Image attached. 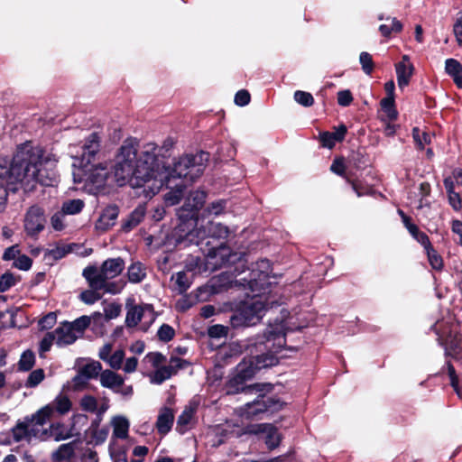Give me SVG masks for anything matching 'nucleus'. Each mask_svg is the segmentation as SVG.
I'll return each mask as SVG.
<instances>
[{
	"instance_id": "nucleus-1",
	"label": "nucleus",
	"mask_w": 462,
	"mask_h": 462,
	"mask_svg": "<svg viewBox=\"0 0 462 462\" xmlns=\"http://www.w3.org/2000/svg\"><path fill=\"white\" fill-rule=\"evenodd\" d=\"M56 157L31 143L22 144L11 165L0 158V212L4 210L7 191L19 188L32 190L37 183L51 186L56 181Z\"/></svg>"
},
{
	"instance_id": "nucleus-2",
	"label": "nucleus",
	"mask_w": 462,
	"mask_h": 462,
	"mask_svg": "<svg viewBox=\"0 0 462 462\" xmlns=\"http://www.w3.org/2000/svg\"><path fill=\"white\" fill-rule=\"evenodd\" d=\"M158 153L159 147L153 143H148L139 150L135 139L125 140L116 152L113 167L117 184L123 186L128 182L137 188L152 181L151 188L153 192L158 191L169 175Z\"/></svg>"
},
{
	"instance_id": "nucleus-3",
	"label": "nucleus",
	"mask_w": 462,
	"mask_h": 462,
	"mask_svg": "<svg viewBox=\"0 0 462 462\" xmlns=\"http://www.w3.org/2000/svg\"><path fill=\"white\" fill-rule=\"evenodd\" d=\"M264 340L258 341L255 344L258 351L263 352L249 359H244L236 368L235 375L229 381L230 389L228 393H235L241 390L240 387L246 380L251 379L255 373L265 367L273 366L278 363L279 356L285 346V325L282 322H277L270 325L263 336ZM247 391H255L258 393L270 392L272 384L255 383L246 387Z\"/></svg>"
},
{
	"instance_id": "nucleus-4",
	"label": "nucleus",
	"mask_w": 462,
	"mask_h": 462,
	"mask_svg": "<svg viewBox=\"0 0 462 462\" xmlns=\"http://www.w3.org/2000/svg\"><path fill=\"white\" fill-rule=\"evenodd\" d=\"M253 292V297L245 301L239 310L231 317L230 322L234 328L255 325L263 318L265 310L277 303L273 291Z\"/></svg>"
},
{
	"instance_id": "nucleus-5",
	"label": "nucleus",
	"mask_w": 462,
	"mask_h": 462,
	"mask_svg": "<svg viewBox=\"0 0 462 462\" xmlns=\"http://www.w3.org/2000/svg\"><path fill=\"white\" fill-rule=\"evenodd\" d=\"M75 183H83L84 188L93 192L106 183L109 177L108 165L106 163L75 167L72 172Z\"/></svg>"
},
{
	"instance_id": "nucleus-6",
	"label": "nucleus",
	"mask_w": 462,
	"mask_h": 462,
	"mask_svg": "<svg viewBox=\"0 0 462 462\" xmlns=\"http://www.w3.org/2000/svg\"><path fill=\"white\" fill-rule=\"evenodd\" d=\"M202 154L199 156L186 155L180 157L177 162H174L173 168L170 169L164 165V168L168 171L169 175L164 180L163 185L168 184L171 179H184L185 182H192L204 171V165L201 162L203 158Z\"/></svg>"
},
{
	"instance_id": "nucleus-7",
	"label": "nucleus",
	"mask_w": 462,
	"mask_h": 462,
	"mask_svg": "<svg viewBox=\"0 0 462 462\" xmlns=\"http://www.w3.org/2000/svg\"><path fill=\"white\" fill-rule=\"evenodd\" d=\"M226 256H229L228 248L220 245L218 247L209 250L206 255L205 262L195 256L188 258L186 270L193 272L195 274L208 271L212 272L229 261V259H226Z\"/></svg>"
},
{
	"instance_id": "nucleus-8",
	"label": "nucleus",
	"mask_w": 462,
	"mask_h": 462,
	"mask_svg": "<svg viewBox=\"0 0 462 462\" xmlns=\"http://www.w3.org/2000/svg\"><path fill=\"white\" fill-rule=\"evenodd\" d=\"M125 268L122 258H109L103 262L100 268L88 266L83 271V276L88 281L89 287L103 286V278H116Z\"/></svg>"
},
{
	"instance_id": "nucleus-9",
	"label": "nucleus",
	"mask_w": 462,
	"mask_h": 462,
	"mask_svg": "<svg viewBox=\"0 0 462 462\" xmlns=\"http://www.w3.org/2000/svg\"><path fill=\"white\" fill-rule=\"evenodd\" d=\"M178 236L176 238V244L189 243V244H199V240H203L206 237H214L218 239H225L228 236V228L220 223H214L208 221L207 226H200L196 230L189 231L182 236L181 233L175 234Z\"/></svg>"
},
{
	"instance_id": "nucleus-10",
	"label": "nucleus",
	"mask_w": 462,
	"mask_h": 462,
	"mask_svg": "<svg viewBox=\"0 0 462 462\" xmlns=\"http://www.w3.org/2000/svg\"><path fill=\"white\" fill-rule=\"evenodd\" d=\"M44 425V423L38 421L35 412L32 416H27L22 420L17 421L12 429L13 439L15 442H31L32 439L40 440V427Z\"/></svg>"
},
{
	"instance_id": "nucleus-11",
	"label": "nucleus",
	"mask_w": 462,
	"mask_h": 462,
	"mask_svg": "<svg viewBox=\"0 0 462 462\" xmlns=\"http://www.w3.org/2000/svg\"><path fill=\"white\" fill-rule=\"evenodd\" d=\"M72 402L68 395L64 393L58 394L52 402L46 404L36 411V417L40 423L46 424L47 421L56 416H63L71 410Z\"/></svg>"
},
{
	"instance_id": "nucleus-12",
	"label": "nucleus",
	"mask_w": 462,
	"mask_h": 462,
	"mask_svg": "<svg viewBox=\"0 0 462 462\" xmlns=\"http://www.w3.org/2000/svg\"><path fill=\"white\" fill-rule=\"evenodd\" d=\"M255 268L252 270L250 273V278L246 279L241 278L240 281H243L242 283L244 286L246 285L252 291H271L269 286L271 282H269V273L271 272V264L268 260H261L256 263Z\"/></svg>"
},
{
	"instance_id": "nucleus-13",
	"label": "nucleus",
	"mask_w": 462,
	"mask_h": 462,
	"mask_svg": "<svg viewBox=\"0 0 462 462\" xmlns=\"http://www.w3.org/2000/svg\"><path fill=\"white\" fill-rule=\"evenodd\" d=\"M206 193L201 190H196L189 194L183 207L179 210V217L182 223L175 229V234L185 232V221L192 218L196 213L204 204Z\"/></svg>"
},
{
	"instance_id": "nucleus-14",
	"label": "nucleus",
	"mask_w": 462,
	"mask_h": 462,
	"mask_svg": "<svg viewBox=\"0 0 462 462\" xmlns=\"http://www.w3.org/2000/svg\"><path fill=\"white\" fill-rule=\"evenodd\" d=\"M100 150V137L97 133H92L85 141L82 146V153L73 156V168L79 166H88L94 162Z\"/></svg>"
},
{
	"instance_id": "nucleus-15",
	"label": "nucleus",
	"mask_w": 462,
	"mask_h": 462,
	"mask_svg": "<svg viewBox=\"0 0 462 462\" xmlns=\"http://www.w3.org/2000/svg\"><path fill=\"white\" fill-rule=\"evenodd\" d=\"M45 217L43 210L36 206L31 207L24 217V230L32 237L36 236L44 229Z\"/></svg>"
},
{
	"instance_id": "nucleus-16",
	"label": "nucleus",
	"mask_w": 462,
	"mask_h": 462,
	"mask_svg": "<svg viewBox=\"0 0 462 462\" xmlns=\"http://www.w3.org/2000/svg\"><path fill=\"white\" fill-rule=\"evenodd\" d=\"M282 407L279 401L270 397H265L263 394H259L258 398L252 402L245 404L244 413L246 418H252L259 413L267 411L269 410L274 411Z\"/></svg>"
},
{
	"instance_id": "nucleus-17",
	"label": "nucleus",
	"mask_w": 462,
	"mask_h": 462,
	"mask_svg": "<svg viewBox=\"0 0 462 462\" xmlns=\"http://www.w3.org/2000/svg\"><path fill=\"white\" fill-rule=\"evenodd\" d=\"M125 317V324L129 328L137 326L143 318H148L150 321L154 319V312L152 305H128Z\"/></svg>"
},
{
	"instance_id": "nucleus-18",
	"label": "nucleus",
	"mask_w": 462,
	"mask_h": 462,
	"mask_svg": "<svg viewBox=\"0 0 462 462\" xmlns=\"http://www.w3.org/2000/svg\"><path fill=\"white\" fill-rule=\"evenodd\" d=\"M188 363L179 357H171L169 365L158 367L151 376L152 383L160 384L171 378L180 368L185 367Z\"/></svg>"
},
{
	"instance_id": "nucleus-19",
	"label": "nucleus",
	"mask_w": 462,
	"mask_h": 462,
	"mask_svg": "<svg viewBox=\"0 0 462 462\" xmlns=\"http://www.w3.org/2000/svg\"><path fill=\"white\" fill-rule=\"evenodd\" d=\"M125 356V351L121 348L113 351V346L110 343L105 344L98 351V357L116 370L122 368Z\"/></svg>"
},
{
	"instance_id": "nucleus-20",
	"label": "nucleus",
	"mask_w": 462,
	"mask_h": 462,
	"mask_svg": "<svg viewBox=\"0 0 462 462\" xmlns=\"http://www.w3.org/2000/svg\"><path fill=\"white\" fill-rule=\"evenodd\" d=\"M246 432L262 435V438L270 449L276 448L281 440L277 430L271 424L252 426Z\"/></svg>"
},
{
	"instance_id": "nucleus-21",
	"label": "nucleus",
	"mask_w": 462,
	"mask_h": 462,
	"mask_svg": "<svg viewBox=\"0 0 462 462\" xmlns=\"http://www.w3.org/2000/svg\"><path fill=\"white\" fill-rule=\"evenodd\" d=\"M395 70L398 87L403 88L408 86L414 71V67L408 55H403L402 60L395 64Z\"/></svg>"
},
{
	"instance_id": "nucleus-22",
	"label": "nucleus",
	"mask_w": 462,
	"mask_h": 462,
	"mask_svg": "<svg viewBox=\"0 0 462 462\" xmlns=\"http://www.w3.org/2000/svg\"><path fill=\"white\" fill-rule=\"evenodd\" d=\"M70 435L64 429V425L60 422H53L48 428L40 427V440L44 441L53 439L60 441L69 438Z\"/></svg>"
},
{
	"instance_id": "nucleus-23",
	"label": "nucleus",
	"mask_w": 462,
	"mask_h": 462,
	"mask_svg": "<svg viewBox=\"0 0 462 462\" xmlns=\"http://www.w3.org/2000/svg\"><path fill=\"white\" fill-rule=\"evenodd\" d=\"M79 442L72 441L62 444L52 453V458L55 461L78 462L76 454L79 450Z\"/></svg>"
},
{
	"instance_id": "nucleus-24",
	"label": "nucleus",
	"mask_w": 462,
	"mask_h": 462,
	"mask_svg": "<svg viewBox=\"0 0 462 462\" xmlns=\"http://www.w3.org/2000/svg\"><path fill=\"white\" fill-rule=\"evenodd\" d=\"M53 333L56 337V345L60 347L71 345L78 339L69 325V321L62 322Z\"/></svg>"
},
{
	"instance_id": "nucleus-25",
	"label": "nucleus",
	"mask_w": 462,
	"mask_h": 462,
	"mask_svg": "<svg viewBox=\"0 0 462 462\" xmlns=\"http://www.w3.org/2000/svg\"><path fill=\"white\" fill-rule=\"evenodd\" d=\"M118 217V208L111 206L106 208L96 223V228L100 231H106L116 223Z\"/></svg>"
},
{
	"instance_id": "nucleus-26",
	"label": "nucleus",
	"mask_w": 462,
	"mask_h": 462,
	"mask_svg": "<svg viewBox=\"0 0 462 462\" xmlns=\"http://www.w3.org/2000/svg\"><path fill=\"white\" fill-rule=\"evenodd\" d=\"M346 127L344 125H339L334 133L324 132L320 134V141L324 147L333 148L337 142H341L346 134Z\"/></svg>"
},
{
	"instance_id": "nucleus-27",
	"label": "nucleus",
	"mask_w": 462,
	"mask_h": 462,
	"mask_svg": "<svg viewBox=\"0 0 462 462\" xmlns=\"http://www.w3.org/2000/svg\"><path fill=\"white\" fill-rule=\"evenodd\" d=\"M100 383L102 386L118 392V388L124 384V379L114 371L106 369L100 374Z\"/></svg>"
},
{
	"instance_id": "nucleus-28",
	"label": "nucleus",
	"mask_w": 462,
	"mask_h": 462,
	"mask_svg": "<svg viewBox=\"0 0 462 462\" xmlns=\"http://www.w3.org/2000/svg\"><path fill=\"white\" fill-rule=\"evenodd\" d=\"M174 415L169 408L162 409L158 416L156 428L158 431L164 435L170 431L173 424Z\"/></svg>"
},
{
	"instance_id": "nucleus-29",
	"label": "nucleus",
	"mask_w": 462,
	"mask_h": 462,
	"mask_svg": "<svg viewBox=\"0 0 462 462\" xmlns=\"http://www.w3.org/2000/svg\"><path fill=\"white\" fill-rule=\"evenodd\" d=\"M113 427V438L125 439L128 437L129 421L123 416H116L111 421Z\"/></svg>"
},
{
	"instance_id": "nucleus-30",
	"label": "nucleus",
	"mask_w": 462,
	"mask_h": 462,
	"mask_svg": "<svg viewBox=\"0 0 462 462\" xmlns=\"http://www.w3.org/2000/svg\"><path fill=\"white\" fill-rule=\"evenodd\" d=\"M98 313H94L92 316H81L78 319H76L72 322H69V325L70 326L74 335L77 337V338H79L83 336L85 330L89 327L91 324L92 319L98 316Z\"/></svg>"
},
{
	"instance_id": "nucleus-31",
	"label": "nucleus",
	"mask_w": 462,
	"mask_h": 462,
	"mask_svg": "<svg viewBox=\"0 0 462 462\" xmlns=\"http://www.w3.org/2000/svg\"><path fill=\"white\" fill-rule=\"evenodd\" d=\"M381 109L383 112L382 121H394L398 117V112L395 108L394 99L384 97L381 100Z\"/></svg>"
},
{
	"instance_id": "nucleus-32",
	"label": "nucleus",
	"mask_w": 462,
	"mask_h": 462,
	"mask_svg": "<svg viewBox=\"0 0 462 462\" xmlns=\"http://www.w3.org/2000/svg\"><path fill=\"white\" fill-rule=\"evenodd\" d=\"M144 213H145L144 208H143V207L136 208L124 222L123 229L125 232H128L131 229H133L134 227H135L143 220V218L144 217Z\"/></svg>"
},
{
	"instance_id": "nucleus-33",
	"label": "nucleus",
	"mask_w": 462,
	"mask_h": 462,
	"mask_svg": "<svg viewBox=\"0 0 462 462\" xmlns=\"http://www.w3.org/2000/svg\"><path fill=\"white\" fill-rule=\"evenodd\" d=\"M127 275L130 282H141L146 276L145 269L139 262L133 263L127 271Z\"/></svg>"
},
{
	"instance_id": "nucleus-34",
	"label": "nucleus",
	"mask_w": 462,
	"mask_h": 462,
	"mask_svg": "<svg viewBox=\"0 0 462 462\" xmlns=\"http://www.w3.org/2000/svg\"><path fill=\"white\" fill-rule=\"evenodd\" d=\"M195 413V407L188 406L184 409L182 413L179 416L178 421H177V430L184 433L188 426L190 424L192 418Z\"/></svg>"
},
{
	"instance_id": "nucleus-35",
	"label": "nucleus",
	"mask_w": 462,
	"mask_h": 462,
	"mask_svg": "<svg viewBox=\"0 0 462 462\" xmlns=\"http://www.w3.org/2000/svg\"><path fill=\"white\" fill-rule=\"evenodd\" d=\"M402 25L400 21L396 18H387L386 23L381 24L379 27L380 32L387 37L392 32H401Z\"/></svg>"
},
{
	"instance_id": "nucleus-36",
	"label": "nucleus",
	"mask_w": 462,
	"mask_h": 462,
	"mask_svg": "<svg viewBox=\"0 0 462 462\" xmlns=\"http://www.w3.org/2000/svg\"><path fill=\"white\" fill-rule=\"evenodd\" d=\"M102 366L101 364L97 361H91L84 365L80 368V375L84 376L87 379H90L97 376V374L101 372Z\"/></svg>"
},
{
	"instance_id": "nucleus-37",
	"label": "nucleus",
	"mask_w": 462,
	"mask_h": 462,
	"mask_svg": "<svg viewBox=\"0 0 462 462\" xmlns=\"http://www.w3.org/2000/svg\"><path fill=\"white\" fill-rule=\"evenodd\" d=\"M412 137L418 149H424L425 145L431 143L430 134L421 131L419 127L412 129Z\"/></svg>"
},
{
	"instance_id": "nucleus-38",
	"label": "nucleus",
	"mask_w": 462,
	"mask_h": 462,
	"mask_svg": "<svg viewBox=\"0 0 462 462\" xmlns=\"http://www.w3.org/2000/svg\"><path fill=\"white\" fill-rule=\"evenodd\" d=\"M172 279H175V290L180 294L186 292L188 289L190 287L191 282L187 276L186 272L177 273L174 276H172Z\"/></svg>"
},
{
	"instance_id": "nucleus-39",
	"label": "nucleus",
	"mask_w": 462,
	"mask_h": 462,
	"mask_svg": "<svg viewBox=\"0 0 462 462\" xmlns=\"http://www.w3.org/2000/svg\"><path fill=\"white\" fill-rule=\"evenodd\" d=\"M71 251L70 245H56L47 251L45 257L51 260H59L66 256Z\"/></svg>"
},
{
	"instance_id": "nucleus-40",
	"label": "nucleus",
	"mask_w": 462,
	"mask_h": 462,
	"mask_svg": "<svg viewBox=\"0 0 462 462\" xmlns=\"http://www.w3.org/2000/svg\"><path fill=\"white\" fill-rule=\"evenodd\" d=\"M34 363L35 356L33 352L31 350H26L22 354L18 362V369L20 371H29L33 367Z\"/></svg>"
},
{
	"instance_id": "nucleus-41",
	"label": "nucleus",
	"mask_w": 462,
	"mask_h": 462,
	"mask_svg": "<svg viewBox=\"0 0 462 462\" xmlns=\"http://www.w3.org/2000/svg\"><path fill=\"white\" fill-rule=\"evenodd\" d=\"M84 207V202L81 199H70L62 204L61 211L66 215H74L79 213Z\"/></svg>"
},
{
	"instance_id": "nucleus-42",
	"label": "nucleus",
	"mask_w": 462,
	"mask_h": 462,
	"mask_svg": "<svg viewBox=\"0 0 462 462\" xmlns=\"http://www.w3.org/2000/svg\"><path fill=\"white\" fill-rule=\"evenodd\" d=\"M183 184H177L175 189H171L165 195V202L169 206L176 205L180 202L183 193Z\"/></svg>"
},
{
	"instance_id": "nucleus-43",
	"label": "nucleus",
	"mask_w": 462,
	"mask_h": 462,
	"mask_svg": "<svg viewBox=\"0 0 462 462\" xmlns=\"http://www.w3.org/2000/svg\"><path fill=\"white\" fill-rule=\"evenodd\" d=\"M99 291L101 290L90 287V290L82 291L79 295V298L86 304H93L102 297V294L99 292Z\"/></svg>"
},
{
	"instance_id": "nucleus-44",
	"label": "nucleus",
	"mask_w": 462,
	"mask_h": 462,
	"mask_svg": "<svg viewBox=\"0 0 462 462\" xmlns=\"http://www.w3.org/2000/svg\"><path fill=\"white\" fill-rule=\"evenodd\" d=\"M110 278H103V286L101 287H94L95 289H100L104 292L110 294H117L119 293L124 287V284L116 282H107Z\"/></svg>"
},
{
	"instance_id": "nucleus-45",
	"label": "nucleus",
	"mask_w": 462,
	"mask_h": 462,
	"mask_svg": "<svg viewBox=\"0 0 462 462\" xmlns=\"http://www.w3.org/2000/svg\"><path fill=\"white\" fill-rule=\"evenodd\" d=\"M425 252L428 255V260L431 267L435 270H441L443 267V260L437 251L431 246Z\"/></svg>"
},
{
	"instance_id": "nucleus-46",
	"label": "nucleus",
	"mask_w": 462,
	"mask_h": 462,
	"mask_svg": "<svg viewBox=\"0 0 462 462\" xmlns=\"http://www.w3.org/2000/svg\"><path fill=\"white\" fill-rule=\"evenodd\" d=\"M45 374L44 371L41 368L33 370L29 375L25 382V386L28 388H32L37 386L39 383L42 382Z\"/></svg>"
},
{
	"instance_id": "nucleus-47",
	"label": "nucleus",
	"mask_w": 462,
	"mask_h": 462,
	"mask_svg": "<svg viewBox=\"0 0 462 462\" xmlns=\"http://www.w3.org/2000/svg\"><path fill=\"white\" fill-rule=\"evenodd\" d=\"M445 71L452 78L462 73V65L455 59H448L445 61Z\"/></svg>"
},
{
	"instance_id": "nucleus-48",
	"label": "nucleus",
	"mask_w": 462,
	"mask_h": 462,
	"mask_svg": "<svg viewBox=\"0 0 462 462\" xmlns=\"http://www.w3.org/2000/svg\"><path fill=\"white\" fill-rule=\"evenodd\" d=\"M294 100L303 106H311L314 103V98L312 97V95L309 92H305V91H301V90H297L295 91L294 93Z\"/></svg>"
},
{
	"instance_id": "nucleus-49",
	"label": "nucleus",
	"mask_w": 462,
	"mask_h": 462,
	"mask_svg": "<svg viewBox=\"0 0 462 462\" xmlns=\"http://www.w3.org/2000/svg\"><path fill=\"white\" fill-rule=\"evenodd\" d=\"M80 407L88 412H95L97 408V399L90 395H85L80 399Z\"/></svg>"
},
{
	"instance_id": "nucleus-50",
	"label": "nucleus",
	"mask_w": 462,
	"mask_h": 462,
	"mask_svg": "<svg viewBox=\"0 0 462 462\" xmlns=\"http://www.w3.org/2000/svg\"><path fill=\"white\" fill-rule=\"evenodd\" d=\"M359 61L362 65L364 72L367 75L371 74L374 69V62L372 56L365 51L360 53Z\"/></svg>"
},
{
	"instance_id": "nucleus-51",
	"label": "nucleus",
	"mask_w": 462,
	"mask_h": 462,
	"mask_svg": "<svg viewBox=\"0 0 462 462\" xmlns=\"http://www.w3.org/2000/svg\"><path fill=\"white\" fill-rule=\"evenodd\" d=\"M175 331L172 327L167 324H163L160 327L157 336L160 340L168 342L173 338Z\"/></svg>"
},
{
	"instance_id": "nucleus-52",
	"label": "nucleus",
	"mask_w": 462,
	"mask_h": 462,
	"mask_svg": "<svg viewBox=\"0 0 462 462\" xmlns=\"http://www.w3.org/2000/svg\"><path fill=\"white\" fill-rule=\"evenodd\" d=\"M208 334L212 338H221L225 337L228 334V328L223 325H214L211 326L208 330Z\"/></svg>"
},
{
	"instance_id": "nucleus-53",
	"label": "nucleus",
	"mask_w": 462,
	"mask_h": 462,
	"mask_svg": "<svg viewBox=\"0 0 462 462\" xmlns=\"http://www.w3.org/2000/svg\"><path fill=\"white\" fill-rule=\"evenodd\" d=\"M16 282L14 276L10 273H5L0 277V291H8Z\"/></svg>"
},
{
	"instance_id": "nucleus-54",
	"label": "nucleus",
	"mask_w": 462,
	"mask_h": 462,
	"mask_svg": "<svg viewBox=\"0 0 462 462\" xmlns=\"http://www.w3.org/2000/svg\"><path fill=\"white\" fill-rule=\"evenodd\" d=\"M226 202L225 200H217L212 202L207 208V213L208 216H218L225 211Z\"/></svg>"
},
{
	"instance_id": "nucleus-55",
	"label": "nucleus",
	"mask_w": 462,
	"mask_h": 462,
	"mask_svg": "<svg viewBox=\"0 0 462 462\" xmlns=\"http://www.w3.org/2000/svg\"><path fill=\"white\" fill-rule=\"evenodd\" d=\"M121 306L116 303H110L104 309L105 318L107 320L114 319L120 315Z\"/></svg>"
},
{
	"instance_id": "nucleus-56",
	"label": "nucleus",
	"mask_w": 462,
	"mask_h": 462,
	"mask_svg": "<svg viewBox=\"0 0 462 462\" xmlns=\"http://www.w3.org/2000/svg\"><path fill=\"white\" fill-rule=\"evenodd\" d=\"M144 359L156 369L162 366V363L165 361V357L161 353H149L145 356Z\"/></svg>"
},
{
	"instance_id": "nucleus-57",
	"label": "nucleus",
	"mask_w": 462,
	"mask_h": 462,
	"mask_svg": "<svg viewBox=\"0 0 462 462\" xmlns=\"http://www.w3.org/2000/svg\"><path fill=\"white\" fill-rule=\"evenodd\" d=\"M32 260L25 254H19L14 262V266L23 271H27L32 266Z\"/></svg>"
},
{
	"instance_id": "nucleus-58",
	"label": "nucleus",
	"mask_w": 462,
	"mask_h": 462,
	"mask_svg": "<svg viewBox=\"0 0 462 462\" xmlns=\"http://www.w3.org/2000/svg\"><path fill=\"white\" fill-rule=\"evenodd\" d=\"M64 216L65 214L61 211L55 213L51 217V224L53 229H55L56 231H61L64 228Z\"/></svg>"
},
{
	"instance_id": "nucleus-59",
	"label": "nucleus",
	"mask_w": 462,
	"mask_h": 462,
	"mask_svg": "<svg viewBox=\"0 0 462 462\" xmlns=\"http://www.w3.org/2000/svg\"><path fill=\"white\" fill-rule=\"evenodd\" d=\"M53 344H56V337H55V335L53 332H49L47 333L43 338L42 339L41 341V345H40V347H41V351L42 352H46V351H49L51 346L53 345Z\"/></svg>"
},
{
	"instance_id": "nucleus-60",
	"label": "nucleus",
	"mask_w": 462,
	"mask_h": 462,
	"mask_svg": "<svg viewBox=\"0 0 462 462\" xmlns=\"http://www.w3.org/2000/svg\"><path fill=\"white\" fill-rule=\"evenodd\" d=\"M453 32L458 45L462 46V10L457 14V21L453 27Z\"/></svg>"
},
{
	"instance_id": "nucleus-61",
	"label": "nucleus",
	"mask_w": 462,
	"mask_h": 462,
	"mask_svg": "<svg viewBox=\"0 0 462 462\" xmlns=\"http://www.w3.org/2000/svg\"><path fill=\"white\" fill-rule=\"evenodd\" d=\"M448 203L452 207V208L456 211H460L462 208V199L458 193L456 191L448 193Z\"/></svg>"
},
{
	"instance_id": "nucleus-62",
	"label": "nucleus",
	"mask_w": 462,
	"mask_h": 462,
	"mask_svg": "<svg viewBox=\"0 0 462 462\" xmlns=\"http://www.w3.org/2000/svg\"><path fill=\"white\" fill-rule=\"evenodd\" d=\"M250 94L246 90H239L235 96V103L237 106H244L249 104Z\"/></svg>"
},
{
	"instance_id": "nucleus-63",
	"label": "nucleus",
	"mask_w": 462,
	"mask_h": 462,
	"mask_svg": "<svg viewBox=\"0 0 462 462\" xmlns=\"http://www.w3.org/2000/svg\"><path fill=\"white\" fill-rule=\"evenodd\" d=\"M56 319H57L56 314L53 312H51V313L47 314L45 317H43L40 320L39 324L42 329H48L54 326V324L56 323Z\"/></svg>"
},
{
	"instance_id": "nucleus-64",
	"label": "nucleus",
	"mask_w": 462,
	"mask_h": 462,
	"mask_svg": "<svg viewBox=\"0 0 462 462\" xmlns=\"http://www.w3.org/2000/svg\"><path fill=\"white\" fill-rule=\"evenodd\" d=\"M353 100L352 94L349 90H342L337 93V102L340 106H347Z\"/></svg>"
}]
</instances>
